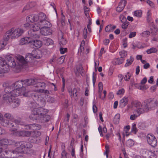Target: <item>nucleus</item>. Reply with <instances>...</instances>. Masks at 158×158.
Returning a JSON list of instances; mask_svg holds the SVG:
<instances>
[{
    "instance_id": "25",
    "label": "nucleus",
    "mask_w": 158,
    "mask_h": 158,
    "mask_svg": "<svg viewBox=\"0 0 158 158\" xmlns=\"http://www.w3.org/2000/svg\"><path fill=\"white\" fill-rule=\"evenodd\" d=\"M35 83L34 79H27L24 81V84L27 85H31L34 84Z\"/></svg>"
},
{
    "instance_id": "27",
    "label": "nucleus",
    "mask_w": 158,
    "mask_h": 158,
    "mask_svg": "<svg viewBox=\"0 0 158 158\" xmlns=\"http://www.w3.org/2000/svg\"><path fill=\"white\" fill-rule=\"evenodd\" d=\"M43 39L44 43L46 45H49L53 44V41L50 38L45 37Z\"/></svg>"
},
{
    "instance_id": "7",
    "label": "nucleus",
    "mask_w": 158,
    "mask_h": 158,
    "mask_svg": "<svg viewBox=\"0 0 158 158\" xmlns=\"http://www.w3.org/2000/svg\"><path fill=\"white\" fill-rule=\"evenodd\" d=\"M135 107L136 109L133 111V114L131 115L130 117V119L132 120L135 119L141 114L143 113V110L138 105H135Z\"/></svg>"
},
{
    "instance_id": "55",
    "label": "nucleus",
    "mask_w": 158,
    "mask_h": 158,
    "mask_svg": "<svg viewBox=\"0 0 158 158\" xmlns=\"http://www.w3.org/2000/svg\"><path fill=\"white\" fill-rule=\"evenodd\" d=\"M157 28L156 27H154L153 29H152L151 33L153 35H156L157 32Z\"/></svg>"
},
{
    "instance_id": "17",
    "label": "nucleus",
    "mask_w": 158,
    "mask_h": 158,
    "mask_svg": "<svg viewBox=\"0 0 158 158\" xmlns=\"http://www.w3.org/2000/svg\"><path fill=\"white\" fill-rule=\"evenodd\" d=\"M14 98V97L10 92L4 94L3 96V99L7 102H12Z\"/></svg>"
},
{
    "instance_id": "47",
    "label": "nucleus",
    "mask_w": 158,
    "mask_h": 158,
    "mask_svg": "<svg viewBox=\"0 0 158 158\" xmlns=\"http://www.w3.org/2000/svg\"><path fill=\"white\" fill-rule=\"evenodd\" d=\"M105 30L107 32L112 31L111 30V25H110L107 26L105 28Z\"/></svg>"
},
{
    "instance_id": "16",
    "label": "nucleus",
    "mask_w": 158,
    "mask_h": 158,
    "mask_svg": "<svg viewBox=\"0 0 158 158\" xmlns=\"http://www.w3.org/2000/svg\"><path fill=\"white\" fill-rule=\"evenodd\" d=\"M37 15H31L27 17L26 20L28 23H32L37 21Z\"/></svg>"
},
{
    "instance_id": "51",
    "label": "nucleus",
    "mask_w": 158,
    "mask_h": 158,
    "mask_svg": "<svg viewBox=\"0 0 158 158\" xmlns=\"http://www.w3.org/2000/svg\"><path fill=\"white\" fill-rule=\"evenodd\" d=\"M65 58V57L64 56H61L60 58L58 59V62L60 64H61L63 63L64 60Z\"/></svg>"
},
{
    "instance_id": "52",
    "label": "nucleus",
    "mask_w": 158,
    "mask_h": 158,
    "mask_svg": "<svg viewBox=\"0 0 158 158\" xmlns=\"http://www.w3.org/2000/svg\"><path fill=\"white\" fill-rule=\"evenodd\" d=\"M77 72L79 73H82L83 67L81 65H79V66L77 67Z\"/></svg>"
},
{
    "instance_id": "43",
    "label": "nucleus",
    "mask_w": 158,
    "mask_h": 158,
    "mask_svg": "<svg viewBox=\"0 0 158 158\" xmlns=\"http://www.w3.org/2000/svg\"><path fill=\"white\" fill-rule=\"evenodd\" d=\"M121 58H124L127 55V52L125 51H123L119 52Z\"/></svg>"
},
{
    "instance_id": "42",
    "label": "nucleus",
    "mask_w": 158,
    "mask_h": 158,
    "mask_svg": "<svg viewBox=\"0 0 158 158\" xmlns=\"http://www.w3.org/2000/svg\"><path fill=\"white\" fill-rule=\"evenodd\" d=\"M4 117L6 118H7L8 119H11V120H13V117L9 113H6L4 115Z\"/></svg>"
},
{
    "instance_id": "21",
    "label": "nucleus",
    "mask_w": 158,
    "mask_h": 158,
    "mask_svg": "<svg viewBox=\"0 0 158 158\" xmlns=\"http://www.w3.org/2000/svg\"><path fill=\"white\" fill-rule=\"evenodd\" d=\"M24 82V81L21 80V81H18L16 82L15 84V85L16 89H20L22 91V89L23 87V82Z\"/></svg>"
},
{
    "instance_id": "3",
    "label": "nucleus",
    "mask_w": 158,
    "mask_h": 158,
    "mask_svg": "<svg viewBox=\"0 0 158 158\" xmlns=\"http://www.w3.org/2000/svg\"><path fill=\"white\" fill-rule=\"evenodd\" d=\"M158 104V102L156 100L149 99L144 101L142 104L140 102H137L135 105H138L143 110V113L149 110L154 109Z\"/></svg>"
},
{
    "instance_id": "49",
    "label": "nucleus",
    "mask_w": 158,
    "mask_h": 158,
    "mask_svg": "<svg viewBox=\"0 0 158 158\" xmlns=\"http://www.w3.org/2000/svg\"><path fill=\"white\" fill-rule=\"evenodd\" d=\"M125 92V90L123 89H121L118 90L117 93V95H120L123 94Z\"/></svg>"
},
{
    "instance_id": "56",
    "label": "nucleus",
    "mask_w": 158,
    "mask_h": 158,
    "mask_svg": "<svg viewBox=\"0 0 158 158\" xmlns=\"http://www.w3.org/2000/svg\"><path fill=\"white\" fill-rule=\"evenodd\" d=\"M83 36L85 39L87 37V29L86 28H85L84 29Z\"/></svg>"
},
{
    "instance_id": "13",
    "label": "nucleus",
    "mask_w": 158,
    "mask_h": 158,
    "mask_svg": "<svg viewBox=\"0 0 158 158\" xmlns=\"http://www.w3.org/2000/svg\"><path fill=\"white\" fill-rule=\"evenodd\" d=\"M142 154L148 158H156V155L152 152L146 149H143Z\"/></svg>"
},
{
    "instance_id": "9",
    "label": "nucleus",
    "mask_w": 158,
    "mask_h": 158,
    "mask_svg": "<svg viewBox=\"0 0 158 158\" xmlns=\"http://www.w3.org/2000/svg\"><path fill=\"white\" fill-rule=\"evenodd\" d=\"M147 140L148 143L153 147H155L157 145L156 139L153 135L148 134L147 136Z\"/></svg>"
},
{
    "instance_id": "6",
    "label": "nucleus",
    "mask_w": 158,
    "mask_h": 158,
    "mask_svg": "<svg viewBox=\"0 0 158 158\" xmlns=\"http://www.w3.org/2000/svg\"><path fill=\"white\" fill-rule=\"evenodd\" d=\"M37 17V21L39 23L43 25L44 26L49 27L51 26V23L49 21L46 20L47 17L46 15L44 13H40Z\"/></svg>"
},
{
    "instance_id": "30",
    "label": "nucleus",
    "mask_w": 158,
    "mask_h": 158,
    "mask_svg": "<svg viewBox=\"0 0 158 158\" xmlns=\"http://www.w3.org/2000/svg\"><path fill=\"white\" fill-rule=\"evenodd\" d=\"M4 39V40H1L0 41V50H2L5 47L7 44V41Z\"/></svg>"
},
{
    "instance_id": "44",
    "label": "nucleus",
    "mask_w": 158,
    "mask_h": 158,
    "mask_svg": "<svg viewBox=\"0 0 158 158\" xmlns=\"http://www.w3.org/2000/svg\"><path fill=\"white\" fill-rule=\"evenodd\" d=\"M150 32L148 31H146L142 33V35L144 37H148L150 34Z\"/></svg>"
},
{
    "instance_id": "26",
    "label": "nucleus",
    "mask_w": 158,
    "mask_h": 158,
    "mask_svg": "<svg viewBox=\"0 0 158 158\" xmlns=\"http://www.w3.org/2000/svg\"><path fill=\"white\" fill-rule=\"evenodd\" d=\"M41 52L40 50L36 51L33 54V57L37 59H39L42 57Z\"/></svg>"
},
{
    "instance_id": "28",
    "label": "nucleus",
    "mask_w": 158,
    "mask_h": 158,
    "mask_svg": "<svg viewBox=\"0 0 158 158\" xmlns=\"http://www.w3.org/2000/svg\"><path fill=\"white\" fill-rule=\"evenodd\" d=\"M41 119H42V122H48L50 118V117L49 115L46 114L44 116H41V118H40Z\"/></svg>"
},
{
    "instance_id": "36",
    "label": "nucleus",
    "mask_w": 158,
    "mask_h": 158,
    "mask_svg": "<svg viewBox=\"0 0 158 158\" xmlns=\"http://www.w3.org/2000/svg\"><path fill=\"white\" fill-rule=\"evenodd\" d=\"M124 60L121 58H118L114 60V64H121L123 61Z\"/></svg>"
},
{
    "instance_id": "57",
    "label": "nucleus",
    "mask_w": 158,
    "mask_h": 158,
    "mask_svg": "<svg viewBox=\"0 0 158 158\" xmlns=\"http://www.w3.org/2000/svg\"><path fill=\"white\" fill-rule=\"evenodd\" d=\"M60 53L61 54H64L65 52L67 51V48H60Z\"/></svg>"
},
{
    "instance_id": "23",
    "label": "nucleus",
    "mask_w": 158,
    "mask_h": 158,
    "mask_svg": "<svg viewBox=\"0 0 158 158\" xmlns=\"http://www.w3.org/2000/svg\"><path fill=\"white\" fill-rule=\"evenodd\" d=\"M22 89V95L25 97H29L30 95H31V92L26 89L25 87H23Z\"/></svg>"
},
{
    "instance_id": "14",
    "label": "nucleus",
    "mask_w": 158,
    "mask_h": 158,
    "mask_svg": "<svg viewBox=\"0 0 158 158\" xmlns=\"http://www.w3.org/2000/svg\"><path fill=\"white\" fill-rule=\"evenodd\" d=\"M51 26L49 27L42 26L40 29V32L42 35H47L52 34L51 30L49 28Z\"/></svg>"
},
{
    "instance_id": "41",
    "label": "nucleus",
    "mask_w": 158,
    "mask_h": 158,
    "mask_svg": "<svg viewBox=\"0 0 158 158\" xmlns=\"http://www.w3.org/2000/svg\"><path fill=\"white\" fill-rule=\"evenodd\" d=\"M134 15L135 16L140 17L142 15V12L140 10H137L134 12Z\"/></svg>"
},
{
    "instance_id": "63",
    "label": "nucleus",
    "mask_w": 158,
    "mask_h": 158,
    "mask_svg": "<svg viewBox=\"0 0 158 158\" xmlns=\"http://www.w3.org/2000/svg\"><path fill=\"white\" fill-rule=\"evenodd\" d=\"M147 3L151 6L154 7V3L151 1L148 0Z\"/></svg>"
},
{
    "instance_id": "60",
    "label": "nucleus",
    "mask_w": 158,
    "mask_h": 158,
    "mask_svg": "<svg viewBox=\"0 0 158 158\" xmlns=\"http://www.w3.org/2000/svg\"><path fill=\"white\" fill-rule=\"evenodd\" d=\"M24 136L28 137L31 135V132L29 131H25Z\"/></svg>"
},
{
    "instance_id": "5",
    "label": "nucleus",
    "mask_w": 158,
    "mask_h": 158,
    "mask_svg": "<svg viewBox=\"0 0 158 158\" xmlns=\"http://www.w3.org/2000/svg\"><path fill=\"white\" fill-rule=\"evenodd\" d=\"M28 35L29 36L22 38L20 41L19 44L23 45L27 44H30L32 37L34 38H39V36L36 35L32 34L31 31H28Z\"/></svg>"
},
{
    "instance_id": "33",
    "label": "nucleus",
    "mask_w": 158,
    "mask_h": 158,
    "mask_svg": "<svg viewBox=\"0 0 158 158\" xmlns=\"http://www.w3.org/2000/svg\"><path fill=\"white\" fill-rule=\"evenodd\" d=\"M120 116V114H117L115 116L113 121L115 124H117L119 123Z\"/></svg>"
},
{
    "instance_id": "24",
    "label": "nucleus",
    "mask_w": 158,
    "mask_h": 158,
    "mask_svg": "<svg viewBox=\"0 0 158 158\" xmlns=\"http://www.w3.org/2000/svg\"><path fill=\"white\" fill-rule=\"evenodd\" d=\"M12 105L14 107H18L20 103V101L19 99L18 98H14L13 99V101L11 102Z\"/></svg>"
},
{
    "instance_id": "58",
    "label": "nucleus",
    "mask_w": 158,
    "mask_h": 158,
    "mask_svg": "<svg viewBox=\"0 0 158 158\" xmlns=\"http://www.w3.org/2000/svg\"><path fill=\"white\" fill-rule=\"evenodd\" d=\"M55 98L53 97H49L48 101L50 103H53L55 101Z\"/></svg>"
},
{
    "instance_id": "20",
    "label": "nucleus",
    "mask_w": 158,
    "mask_h": 158,
    "mask_svg": "<svg viewBox=\"0 0 158 158\" xmlns=\"http://www.w3.org/2000/svg\"><path fill=\"white\" fill-rule=\"evenodd\" d=\"M10 92L12 94L14 98L19 95H22L21 93L22 92V91L17 89H14L13 90L10 91Z\"/></svg>"
},
{
    "instance_id": "48",
    "label": "nucleus",
    "mask_w": 158,
    "mask_h": 158,
    "mask_svg": "<svg viewBox=\"0 0 158 158\" xmlns=\"http://www.w3.org/2000/svg\"><path fill=\"white\" fill-rule=\"evenodd\" d=\"M67 153L65 152V150H64L62 152L61 154V158H67L66 155Z\"/></svg>"
},
{
    "instance_id": "2",
    "label": "nucleus",
    "mask_w": 158,
    "mask_h": 158,
    "mask_svg": "<svg viewBox=\"0 0 158 158\" xmlns=\"http://www.w3.org/2000/svg\"><path fill=\"white\" fill-rule=\"evenodd\" d=\"M16 146L17 147L15 150L11 151L10 150H6L5 151L6 154H9L10 157H15L16 156L13 155L14 154H18L19 153H22L23 152V148H31L33 147L32 145L30 143L27 142L22 141L18 142L16 143Z\"/></svg>"
},
{
    "instance_id": "19",
    "label": "nucleus",
    "mask_w": 158,
    "mask_h": 158,
    "mask_svg": "<svg viewBox=\"0 0 158 158\" xmlns=\"http://www.w3.org/2000/svg\"><path fill=\"white\" fill-rule=\"evenodd\" d=\"M128 99L127 97H125L121 99L119 102L120 106L123 108L126 106L127 104Z\"/></svg>"
},
{
    "instance_id": "61",
    "label": "nucleus",
    "mask_w": 158,
    "mask_h": 158,
    "mask_svg": "<svg viewBox=\"0 0 158 158\" xmlns=\"http://www.w3.org/2000/svg\"><path fill=\"white\" fill-rule=\"evenodd\" d=\"M105 149H106V152L107 154V156H108L107 154L109 152V146L107 144H106L105 146Z\"/></svg>"
},
{
    "instance_id": "40",
    "label": "nucleus",
    "mask_w": 158,
    "mask_h": 158,
    "mask_svg": "<svg viewBox=\"0 0 158 158\" xmlns=\"http://www.w3.org/2000/svg\"><path fill=\"white\" fill-rule=\"evenodd\" d=\"M157 51L156 49L155 48H151L149 50L147 51V52L148 54H149L152 53H155Z\"/></svg>"
},
{
    "instance_id": "18",
    "label": "nucleus",
    "mask_w": 158,
    "mask_h": 158,
    "mask_svg": "<svg viewBox=\"0 0 158 158\" xmlns=\"http://www.w3.org/2000/svg\"><path fill=\"white\" fill-rule=\"evenodd\" d=\"M1 124L4 127L8 126L9 127H13L14 125L13 123H11L7 119H2L1 122Z\"/></svg>"
},
{
    "instance_id": "64",
    "label": "nucleus",
    "mask_w": 158,
    "mask_h": 158,
    "mask_svg": "<svg viewBox=\"0 0 158 158\" xmlns=\"http://www.w3.org/2000/svg\"><path fill=\"white\" fill-rule=\"evenodd\" d=\"M147 81V79L146 77L144 78L141 81V83L142 84H145Z\"/></svg>"
},
{
    "instance_id": "37",
    "label": "nucleus",
    "mask_w": 158,
    "mask_h": 158,
    "mask_svg": "<svg viewBox=\"0 0 158 158\" xmlns=\"http://www.w3.org/2000/svg\"><path fill=\"white\" fill-rule=\"evenodd\" d=\"M134 144V141L131 139L128 140L126 142V145L128 147H131L133 146Z\"/></svg>"
},
{
    "instance_id": "34",
    "label": "nucleus",
    "mask_w": 158,
    "mask_h": 158,
    "mask_svg": "<svg viewBox=\"0 0 158 158\" xmlns=\"http://www.w3.org/2000/svg\"><path fill=\"white\" fill-rule=\"evenodd\" d=\"M33 91L36 92H40L48 94H50L49 91L47 90H44L43 89H35L33 90Z\"/></svg>"
},
{
    "instance_id": "39",
    "label": "nucleus",
    "mask_w": 158,
    "mask_h": 158,
    "mask_svg": "<svg viewBox=\"0 0 158 158\" xmlns=\"http://www.w3.org/2000/svg\"><path fill=\"white\" fill-rule=\"evenodd\" d=\"M29 127H35V129L39 130L41 128V126L40 125L38 124H32L31 125H29Z\"/></svg>"
},
{
    "instance_id": "50",
    "label": "nucleus",
    "mask_w": 158,
    "mask_h": 158,
    "mask_svg": "<svg viewBox=\"0 0 158 158\" xmlns=\"http://www.w3.org/2000/svg\"><path fill=\"white\" fill-rule=\"evenodd\" d=\"M98 86L99 90V92L101 93V92L103 89L102 84L101 82H100L98 84Z\"/></svg>"
},
{
    "instance_id": "15",
    "label": "nucleus",
    "mask_w": 158,
    "mask_h": 158,
    "mask_svg": "<svg viewBox=\"0 0 158 158\" xmlns=\"http://www.w3.org/2000/svg\"><path fill=\"white\" fill-rule=\"evenodd\" d=\"M127 4V1L125 0H121L118 7L116 8V11L120 12L124 9Z\"/></svg>"
},
{
    "instance_id": "62",
    "label": "nucleus",
    "mask_w": 158,
    "mask_h": 158,
    "mask_svg": "<svg viewBox=\"0 0 158 158\" xmlns=\"http://www.w3.org/2000/svg\"><path fill=\"white\" fill-rule=\"evenodd\" d=\"M125 80L126 81H128L130 78L131 75L130 73H128L126 75H125Z\"/></svg>"
},
{
    "instance_id": "22",
    "label": "nucleus",
    "mask_w": 158,
    "mask_h": 158,
    "mask_svg": "<svg viewBox=\"0 0 158 158\" xmlns=\"http://www.w3.org/2000/svg\"><path fill=\"white\" fill-rule=\"evenodd\" d=\"M12 141L7 139H3L0 140V143L2 145H10L12 143Z\"/></svg>"
},
{
    "instance_id": "32",
    "label": "nucleus",
    "mask_w": 158,
    "mask_h": 158,
    "mask_svg": "<svg viewBox=\"0 0 158 158\" xmlns=\"http://www.w3.org/2000/svg\"><path fill=\"white\" fill-rule=\"evenodd\" d=\"M37 114H34L33 112V109L32 110V114H31L29 116V118L31 120H35L38 119V117L37 115Z\"/></svg>"
},
{
    "instance_id": "11",
    "label": "nucleus",
    "mask_w": 158,
    "mask_h": 158,
    "mask_svg": "<svg viewBox=\"0 0 158 158\" xmlns=\"http://www.w3.org/2000/svg\"><path fill=\"white\" fill-rule=\"evenodd\" d=\"M31 56V55H29L28 56H27L25 58V59L23 56L19 55L17 56L16 58L17 60L21 64H23L27 63L31 60V59H30Z\"/></svg>"
},
{
    "instance_id": "1",
    "label": "nucleus",
    "mask_w": 158,
    "mask_h": 158,
    "mask_svg": "<svg viewBox=\"0 0 158 158\" xmlns=\"http://www.w3.org/2000/svg\"><path fill=\"white\" fill-rule=\"evenodd\" d=\"M6 58V61L3 58L0 57V76L8 72L10 70L9 67H17V65L13 57L7 56Z\"/></svg>"
},
{
    "instance_id": "12",
    "label": "nucleus",
    "mask_w": 158,
    "mask_h": 158,
    "mask_svg": "<svg viewBox=\"0 0 158 158\" xmlns=\"http://www.w3.org/2000/svg\"><path fill=\"white\" fill-rule=\"evenodd\" d=\"M36 38L32 37L30 43V45L33 48H38L41 47L42 45V43L40 40L35 39Z\"/></svg>"
},
{
    "instance_id": "45",
    "label": "nucleus",
    "mask_w": 158,
    "mask_h": 158,
    "mask_svg": "<svg viewBox=\"0 0 158 158\" xmlns=\"http://www.w3.org/2000/svg\"><path fill=\"white\" fill-rule=\"evenodd\" d=\"M129 24V22H128L126 21L122 24V27L123 29H126L127 28Z\"/></svg>"
},
{
    "instance_id": "4",
    "label": "nucleus",
    "mask_w": 158,
    "mask_h": 158,
    "mask_svg": "<svg viewBox=\"0 0 158 158\" xmlns=\"http://www.w3.org/2000/svg\"><path fill=\"white\" fill-rule=\"evenodd\" d=\"M23 32V30L21 28H17L14 29L12 28L7 31L4 35V39L8 40L10 38L11 39L18 38L21 36Z\"/></svg>"
},
{
    "instance_id": "35",
    "label": "nucleus",
    "mask_w": 158,
    "mask_h": 158,
    "mask_svg": "<svg viewBox=\"0 0 158 158\" xmlns=\"http://www.w3.org/2000/svg\"><path fill=\"white\" fill-rule=\"evenodd\" d=\"M134 58L132 57L131 56L129 59L127 60V62L125 64V66L127 67L131 64Z\"/></svg>"
},
{
    "instance_id": "31",
    "label": "nucleus",
    "mask_w": 158,
    "mask_h": 158,
    "mask_svg": "<svg viewBox=\"0 0 158 158\" xmlns=\"http://www.w3.org/2000/svg\"><path fill=\"white\" fill-rule=\"evenodd\" d=\"M77 90L76 89L74 88L72 91H69V92L70 93V95L71 97H72L73 96L74 97H75L76 98L77 96Z\"/></svg>"
},
{
    "instance_id": "38",
    "label": "nucleus",
    "mask_w": 158,
    "mask_h": 158,
    "mask_svg": "<svg viewBox=\"0 0 158 158\" xmlns=\"http://www.w3.org/2000/svg\"><path fill=\"white\" fill-rule=\"evenodd\" d=\"M31 96L35 101H37L39 98L38 95L36 93H32Z\"/></svg>"
},
{
    "instance_id": "10",
    "label": "nucleus",
    "mask_w": 158,
    "mask_h": 158,
    "mask_svg": "<svg viewBox=\"0 0 158 158\" xmlns=\"http://www.w3.org/2000/svg\"><path fill=\"white\" fill-rule=\"evenodd\" d=\"M42 26H44L42 24H40V23L39 22L37 23L33 24L31 25L30 26L31 29L29 31H31V32L32 34H34L36 35H38L39 36V35L36 34L35 32L39 31L40 29Z\"/></svg>"
},
{
    "instance_id": "54",
    "label": "nucleus",
    "mask_w": 158,
    "mask_h": 158,
    "mask_svg": "<svg viewBox=\"0 0 158 158\" xmlns=\"http://www.w3.org/2000/svg\"><path fill=\"white\" fill-rule=\"evenodd\" d=\"M136 33L135 32H131L130 33L129 35V38H132L134 37L136 35Z\"/></svg>"
},
{
    "instance_id": "46",
    "label": "nucleus",
    "mask_w": 158,
    "mask_h": 158,
    "mask_svg": "<svg viewBox=\"0 0 158 158\" xmlns=\"http://www.w3.org/2000/svg\"><path fill=\"white\" fill-rule=\"evenodd\" d=\"M85 14L86 16H89L88 12L89 10V9L86 6H85L84 8Z\"/></svg>"
},
{
    "instance_id": "53",
    "label": "nucleus",
    "mask_w": 158,
    "mask_h": 158,
    "mask_svg": "<svg viewBox=\"0 0 158 158\" xmlns=\"http://www.w3.org/2000/svg\"><path fill=\"white\" fill-rule=\"evenodd\" d=\"M25 131H23L18 132H17V135L19 136L24 137Z\"/></svg>"
},
{
    "instance_id": "59",
    "label": "nucleus",
    "mask_w": 158,
    "mask_h": 158,
    "mask_svg": "<svg viewBox=\"0 0 158 158\" xmlns=\"http://www.w3.org/2000/svg\"><path fill=\"white\" fill-rule=\"evenodd\" d=\"M131 129L132 131H134L135 133H136L137 131V130L136 127V124H133Z\"/></svg>"
},
{
    "instance_id": "8",
    "label": "nucleus",
    "mask_w": 158,
    "mask_h": 158,
    "mask_svg": "<svg viewBox=\"0 0 158 158\" xmlns=\"http://www.w3.org/2000/svg\"><path fill=\"white\" fill-rule=\"evenodd\" d=\"M33 112L34 114H37L38 117L40 118H41V116L47 114L48 110L47 109L40 107L34 109Z\"/></svg>"
},
{
    "instance_id": "29",
    "label": "nucleus",
    "mask_w": 158,
    "mask_h": 158,
    "mask_svg": "<svg viewBox=\"0 0 158 158\" xmlns=\"http://www.w3.org/2000/svg\"><path fill=\"white\" fill-rule=\"evenodd\" d=\"M59 43L61 46H64L67 43L66 40L63 38V36L62 35L61 37L60 38H59Z\"/></svg>"
}]
</instances>
